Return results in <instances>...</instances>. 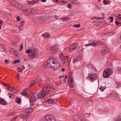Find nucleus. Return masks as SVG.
I'll return each instance as SVG.
<instances>
[{"mask_svg": "<svg viewBox=\"0 0 121 121\" xmlns=\"http://www.w3.org/2000/svg\"><path fill=\"white\" fill-rule=\"evenodd\" d=\"M113 72V70L111 69L108 68L106 69L104 71L103 76L104 78H108Z\"/></svg>", "mask_w": 121, "mask_h": 121, "instance_id": "1", "label": "nucleus"}, {"mask_svg": "<svg viewBox=\"0 0 121 121\" xmlns=\"http://www.w3.org/2000/svg\"><path fill=\"white\" fill-rule=\"evenodd\" d=\"M30 108L25 109L22 111V113L21 115V118L23 119H26L28 117L29 113L30 112Z\"/></svg>", "mask_w": 121, "mask_h": 121, "instance_id": "2", "label": "nucleus"}, {"mask_svg": "<svg viewBox=\"0 0 121 121\" xmlns=\"http://www.w3.org/2000/svg\"><path fill=\"white\" fill-rule=\"evenodd\" d=\"M73 118L74 121H86L85 117L81 116L79 115H74Z\"/></svg>", "mask_w": 121, "mask_h": 121, "instance_id": "3", "label": "nucleus"}, {"mask_svg": "<svg viewBox=\"0 0 121 121\" xmlns=\"http://www.w3.org/2000/svg\"><path fill=\"white\" fill-rule=\"evenodd\" d=\"M56 61V60L54 59L51 58L48 60L47 61L48 62L46 65V66H47L49 68L52 67L54 65V63Z\"/></svg>", "mask_w": 121, "mask_h": 121, "instance_id": "4", "label": "nucleus"}, {"mask_svg": "<svg viewBox=\"0 0 121 121\" xmlns=\"http://www.w3.org/2000/svg\"><path fill=\"white\" fill-rule=\"evenodd\" d=\"M45 119L48 121H56L54 117L51 115H46L45 117Z\"/></svg>", "mask_w": 121, "mask_h": 121, "instance_id": "5", "label": "nucleus"}, {"mask_svg": "<svg viewBox=\"0 0 121 121\" xmlns=\"http://www.w3.org/2000/svg\"><path fill=\"white\" fill-rule=\"evenodd\" d=\"M57 51L58 49L57 47L54 46L49 49L48 51L49 52L53 54L57 52Z\"/></svg>", "mask_w": 121, "mask_h": 121, "instance_id": "6", "label": "nucleus"}, {"mask_svg": "<svg viewBox=\"0 0 121 121\" xmlns=\"http://www.w3.org/2000/svg\"><path fill=\"white\" fill-rule=\"evenodd\" d=\"M88 77L90 78V80L92 82L97 79L98 78L97 76L95 73L91 74L88 76Z\"/></svg>", "mask_w": 121, "mask_h": 121, "instance_id": "7", "label": "nucleus"}, {"mask_svg": "<svg viewBox=\"0 0 121 121\" xmlns=\"http://www.w3.org/2000/svg\"><path fill=\"white\" fill-rule=\"evenodd\" d=\"M37 100L36 94V93H33L30 97V102H33L36 101Z\"/></svg>", "mask_w": 121, "mask_h": 121, "instance_id": "8", "label": "nucleus"}, {"mask_svg": "<svg viewBox=\"0 0 121 121\" xmlns=\"http://www.w3.org/2000/svg\"><path fill=\"white\" fill-rule=\"evenodd\" d=\"M49 87L48 86L46 87H44L41 90L46 95L52 89L53 90V88H51L50 89H49Z\"/></svg>", "mask_w": 121, "mask_h": 121, "instance_id": "9", "label": "nucleus"}, {"mask_svg": "<svg viewBox=\"0 0 121 121\" xmlns=\"http://www.w3.org/2000/svg\"><path fill=\"white\" fill-rule=\"evenodd\" d=\"M46 95L41 90L37 94L38 98L40 99H43Z\"/></svg>", "mask_w": 121, "mask_h": 121, "instance_id": "10", "label": "nucleus"}, {"mask_svg": "<svg viewBox=\"0 0 121 121\" xmlns=\"http://www.w3.org/2000/svg\"><path fill=\"white\" fill-rule=\"evenodd\" d=\"M37 52V50L36 49L34 48L32 50L31 53V55L32 56H37L38 54Z\"/></svg>", "mask_w": 121, "mask_h": 121, "instance_id": "11", "label": "nucleus"}, {"mask_svg": "<svg viewBox=\"0 0 121 121\" xmlns=\"http://www.w3.org/2000/svg\"><path fill=\"white\" fill-rule=\"evenodd\" d=\"M76 48L75 44H72L70 45L69 47V49L70 52L73 51Z\"/></svg>", "mask_w": 121, "mask_h": 121, "instance_id": "12", "label": "nucleus"}, {"mask_svg": "<svg viewBox=\"0 0 121 121\" xmlns=\"http://www.w3.org/2000/svg\"><path fill=\"white\" fill-rule=\"evenodd\" d=\"M70 3L72 5L77 4L78 5L79 3L76 0H70Z\"/></svg>", "mask_w": 121, "mask_h": 121, "instance_id": "13", "label": "nucleus"}, {"mask_svg": "<svg viewBox=\"0 0 121 121\" xmlns=\"http://www.w3.org/2000/svg\"><path fill=\"white\" fill-rule=\"evenodd\" d=\"M60 59L62 62V64L63 65H64L65 63L66 58L65 57L62 56H60Z\"/></svg>", "mask_w": 121, "mask_h": 121, "instance_id": "14", "label": "nucleus"}, {"mask_svg": "<svg viewBox=\"0 0 121 121\" xmlns=\"http://www.w3.org/2000/svg\"><path fill=\"white\" fill-rule=\"evenodd\" d=\"M56 64L55 66H54V68L53 69H54L56 70L58 69L60 67V63L58 61H57L56 63Z\"/></svg>", "mask_w": 121, "mask_h": 121, "instance_id": "15", "label": "nucleus"}, {"mask_svg": "<svg viewBox=\"0 0 121 121\" xmlns=\"http://www.w3.org/2000/svg\"><path fill=\"white\" fill-rule=\"evenodd\" d=\"M39 2L38 0H34L31 1H28V3L30 4H33L34 3H38Z\"/></svg>", "mask_w": 121, "mask_h": 121, "instance_id": "16", "label": "nucleus"}, {"mask_svg": "<svg viewBox=\"0 0 121 121\" xmlns=\"http://www.w3.org/2000/svg\"><path fill=\"white\" fill-rule=\"evenodd\" d=\"M98 45L97 43H89L88 44H87L85 45V46L86 47H87L88 46L91 45L93 47H95L96 46H97Z\"/></svg>", "mask_w": 121, "mask_h": 121, "instance_id": "17", "label": "nucleus"}, {"mask_svg": "<svg viewBox=\"0 0 121 121\" xmlns=\"http://www.w3.org/2000/svg\"><path fill=\"white\" fill-rule=\"evenodd\" d=\"M107 48L106 47H104L101 50V53L102 54L104 55L106 53Z\"/></svg>", "mask_w": 121, "mask_h": 121, "instance_id": "18", "label": "nucleus"}, {"mask_svg": "<svg viewBox=\"0 0 121 121\" xmlns=\"http://www.w3.org/2000/svg\"><path fill=\"white\" fill-rule=\"evenodd\" d=\"M29 12V13H28V15H31L35 13V11L33 9H29L28 11V12Z\"/></svg>", "mask_w": 121, "mask_h": 121, "instance_id": "19", "label": "nucleus"}, {"mask_svg": "<svg viewBox=\"0 0 121 121\" xmlns=\"http://www.w3.org/2000/svg\"><path fill=\"white\" fill-rule=\"evenodd\" d=\"M27 89H26L23 90L22 92L21 93V94L22 95H25L26 96L28 95V94L26 93L27 91Z\"/></svg>", "mask_w": 121, "mask_h": 121, "instance_id": "20", "label": "nucleus"}, {"mask_svg": "<svg viewBox=\"0 0 121 121\" xmlns=\"http://www.w3.org/2000/svg\"><path fill=\"white\" fill-rule=\"evenodd\" d=\"M0 104L3 105H5L6 104V101L3 99H0Z\"/></svg>", "mask_w": 121, "mask_h": 121, "instance_id": "21", "label": "nucleus"}, {"mask_svg": "<svg viewBox=\"0 0 121 121\" xmlns=\"http://www.w3.org/2000/svg\"><path fill=\"white\" fill-rule=\"evenodd\" d=\"M37 82V81H36L32 80L31 81L30 83V86H33Z\"/></svg>", "mask_w": 121, "mask_h": 121, "instance_id": "22", "label": "nucleus"}, {"mask_svg": "<svg viewBox=\"0 0 121 121\" xmlns=\"http://www.w3.org/2000/svg\"><path fill=\"white\" fill-rule=\"evenodd\" d=\"M21 99L18 97H17L16 99V103L20 104L21 101Z\"/></svg>", "mask_w": 121, "mask_h": 121, "instance_id": "23", "label": "nucleus"}, {"mask_svg": "<svg viewBox=\"0 0 121 121\" xmlns=\"http://www.w3.org/2000/svg\"><path fill=\"white\" fill-rule=\"evenodd\" d=\"M48 103L50 104L53 103L54 102V101L53 99H48Z\"/></svg>", "mask_w": 121, "mask_h": 121, "instance_id": "24", "label": "nucleus"}, {"mask_svg": "<svg viewBox=\"0 0 121 121\" xmlns=\"http://www.w3.org/2000/svg\"><path fill=\"white\" fill-rule=\"evenodd\" d=\"M119 98V96H118V94L117 93L115 94L113 97V99H114L116 100Z\"/></svg>", "mask_w": 121, "mask_h": 121, "instance_id": "25", "label": "nucleus"}, {"mask_svg": "<svg viewBox=\"0 0 121 121\" xmlns=\"http://www.w3.org/2000/svg\"><path fill=\"white\" fill-rule=\"evenodd\" d=\"M10 91L13 93H15L17 92V90L15 89H14L13 88H11Z\"/></svg>", "mask_w": 121, "mask_h": 121, "instance_id": "26", "label": "nucleus"}, {"mask_svg": "<svg viewBox=\"0 0 121 121\" xmlns=\"http://www.w3.org/2000/svg\"><path fill=\"white\" fill-rule=\"evenodd\" d=\"M60 19H64L66 21H68L69 19V17H68L60 18H59Z\"/></svg>", "mask_w": 121, "mask_h": 121, "instance_id": "27", "label": "nucleus"}, {"mask_svg": "<svg viewBox=\"0 0 121 121\" xmlns=\"http://www.w3.org/2000/svg\"><path fill=\"white\" fill-rule=\"evenodd\" d=\"M68 82L71 84L73 82V80L71 78V77L68 79Z\"/></svg>", "mask_w": 121, "mask_h": 121, "instance_id": "28", "label": "nucleus"}, {"mask_svg": "<svg viewBox=\"0 0 121 121\" xmlns=\"http://www.w3.org/2000/svg\"><path fill=\"white\" fill-rule=\"evenodd\" d=\"M32 50L31 49L27 50L26 51V52L27 54H29L30 53H32Z\"/></svg>", "mask_w": 121, "mask_h": 121, "instance_id": "29", "label": "nucleus"}, {"mask_svg": "<svg viewBox=\"0 0 121 121\" xmlns=\"http://www.w3.org/2000/svg\"><path fill=\"white\" fill-rule=\"evenodd\" d=\"M96 18L97 19H103L104 18L103 16L102 17H94L93 18V19Z\"/></svg>", "mask_w": 121, "mask_h": 121, "instance_id": "30", "label": "nucleus"}, {"mask_svg": "<svg viewBox=\"0 0 121 121\" xmlns=\"http://www.w3.org/2000/svg\"><path fill=\"white\" fill-rule=\"evenodd\" d=\"M20 62V61L19 60H14V61L13 62V64H15L16 63H19Z\"/></svg>", "mask_w": 121, "mask_h": 121, "instance_id": "31", "label": "nucleus"}, {"mask_svg": "<svg viewBox=\"0 0 121 121\" xmlns=\"http://www.w3.org/2000/svg\"><path fill=\"white\" fill-rule=\"evenodd\" d=\"M106 88V87H102L101 86L100 88L99 89L100 90H101L102 91H103L104 90L105 88Z\"/></svg>", "mask_w": 121, "mask_h": 121, "instance_id": "32", "label": "nucleus"}, {"mask_svg": "<svg viewBox=\"0 0 121 121\" xmlns=\"http://www.w3.org/2000/svg\"><path fill=\"white\" fill-rule=\"evenodd\" d=\"M24 21H21L20 22V25L21 26H22V27H23V25L24 24Z\"/></svg>", "mask_w": 121, "mask_h": 121, "instance_id": "33", "label": "nucleus"}, {"mask_svg": "<svg viewBox=\"0 0 121 121\" xmlns=\"http://www.w3.org/2000/svg\"><path fill=\"white\" fill-rule=\"evenodd\" d=\"M81 26L80 24H75L73 26V27H77L78 28L80 26Z\"/></svg>", "mask_w": 121, "mask_h": 121, "instance_id": "34", "label": "nucleus"}, {"mask_svg": "<svg viewBox=\"0 0 121 121\" xmlns=\"http://www.w3.org/2000/svg\"><path fill=\"white\" fill-rule=\"evenodd\" d=\"M13 54L15 56H18V55L17 54V52L15 51V50L13 52Z\"/></svg>", "mask_w": 121, "mask_h": 121, "instance_id": "35", "label": "nucleus"}, {"mask_svg": "<svg viewBox=\"0 0 121 121\" xmlns=\"http://www.w3.org/2000/svg\"><path fill=\"white\" fill-rule=\"evenodd\" d=\"M13 5L15 7H17L18 5V4L17 3H14L13 4Z\"/></svg>", "mask_w": 121, "mask_h": 121, "instance_id": "36", "label": "nucleus"}, {"mask_svg": "<svg viewBox=\"0 0 121 121\" xmlns=\"http://www.w3.org/2000/svg\"><path fill=\"white\" fill-rule=\"evenodd\" d=\"M115 24L117 26H118L119 24H121V23L117 21H116L115 22Z\"/></svg>", "mask_w": 121, "mask_h": 121, "instance_id": "37", "label": "nucleus"}, {"mask_svg": "<svg viewBox=\"0 0 121 121\" xmlns=\"http://www.w3.org/2000/svg\"><path fill=\"white\" fill-rule=\"evenodd\" d=\"M19 50L21 51H22L23 48V46L22 45H21L20 46Z\"/></svg>", "mask_w": 121, "mask_h": 121, "instance_id": "38", "label": "nucleus"}, {"mask_svg": "<svg viewBox=\"0 0 121 121\" xmlns=\"http://www.w3.org/2000/svg\"><path fill=\"white\" fill-rule=\"evenodd\" d=\"M67 7L71 9L72 7V5L70 4H69Z\"/></svg>", "mask_w": 121, "mask_h": 121, "instance_id": "39", "label": "nucleus"}, {"mask_svg": "<svg viewBox=\"0 0 121 121\" xmlns=\"http://www.w3.org/2000/svg\"><path fill=\"white\" fill-rule=\"evenodd\" d=\"M117 20L119 21H120L121 20V17L117 16Z\"/></svg>", "mask_w": 121, "mask_h": 121, "instance_id": "40", "label": "nucleus"}, {"mask_svg": "<svg viewBox=\"0 0 121 121\" xmlns=\"http://www.w3.org/2000/svg\"><path fill=\"white\" fill-rule=\"evenodd\" d=\"M118 119V120L117 119L116 121H121V116H119Z\"/></svg>", "mask_w": 121, "mask_h": 121, "instance_id": "41", "label": "nucleus"}, {"mask_svg": "<svg viewBox=\"0 0 121 121\" xmlns=\"http://www.w3.org/2000/svg\"><path fill=\"white\" fill-rule=\"evenodd\" d=\"M78 58L76 59V60H73V63H75L76 62H78L79 60V59L78 60Z\"/></svg>", "mask_w": 121, "mask_h": 121, "instance_id": "42", "label": "nucleus"}, {"mask_svg": "<svg viewBox=\"0 0 121 121\" xmlns=\"http://www.w3.org/2000/svg\"><path fill=\"white\" fill-rule=\"evenodd\" d=\"M17 21H20V18H19V16H18L17 18Z\"/></svg>", "mask_w": 121, "mask_h": 121, "instance_id": "43", "label": "nucleus"}, {"mask_svg": "<svg viewBox=\"0 0 121 121\" xmlns=\"http://www.w3.org/2000/svg\"><path fill=\"white\" fill-rule=\"evenodd\" d=\"M4 63H6L7 64H9V61L7 59L6 60H5Z\"/></svg>", "mask_w": 121, "mask_h": 121, "instance_id": "44", "label": "nucleus"}, {"mask_svg": "<svg viewBox=\"0 0 121 121\" xmlns=\"http://www.w3.org/2000/svg\"><path fill=\"white\" fill-rule=\"evenodd\" d=\"M109 19H111V20L110 21V22H112L113 20V18L112 17H111L110 18H109Z\"/></svg>", "mask_w": 121, "mask_h": 121, "instance_id": "45", "label": "nucleus"}, {"mask_svg": "<svg viewBox=\"0 0 121 121\" xmlns=\"http://www.w3.org/2000/svg\"><path fill=\"white\" fill-rule=\"evenodd\" d=\"M103 2L104 4L105 5L107 4V2L105 0H104L103 1Z\"/></svg>", "mask_w": 121, "mask_h": 121, "instance_id": "46", "label": "nucleus"}, {"mask_svg": "<svg viewBox=\"0 0 121 121\" xmlns=\"http://www.w3.org/2000/svg\"><path fill=\"white\" fill-rule=\"evenodd\" d=\"M17 78L18 79V80H19V73H17Z\"/></svg>", "mask_w": 121, "mask_h": 121, "instance_id": "47", "label": "nucleus"}, {"mask_svg": "<svg viewBox=\"0 0 121 121\" xmlns=\"http://www.w3.org/2000/svg\"><path fill=\"white\" fill-rule=\"evenodd\" d=\"M26 13H28L29 9H24L23 10Z\"/></svg>", "mask_w": 121, "mask_h": 121, "instance_id": "48", "label": "nucleus"}, {"mask_svg": "<svg viewBox=\"0 0 121 121\" xmlns=\"http://www.w3.org/2000/svg\"><path fill=\"white\" fill-rule=\"evenodd\" d=\"M54 17L56 18V20L58 19H59L58 17L56 15H55L54 16Z\"/></svg>", "mask_w": 121, "mask_h": 121, "instance_id": "49", "label": "nucleus"}, {"mask_svg": "<svg viewBox=\"0 0 121 121\" xmlns=\"http://www.w3.org/2000/svg\"><path fill=\"white\" fill-rule=\"evenodd\" d=\"M67 78V76H65V79H64V82H65H65H66V80Z\"/></svg>", "mask_w": 121, "mask_h": 121, "instance_id": "50", "label": "nucleus"}, {"mask_svg": "<svg viewBox=\"0 0 121 121\" xmlns=\"http://www.w3.org/2000/svg\"><path fill=\"white\" fill-rule=\"evenodd\" d=\"M7 87L8 89L10 91V89H11V88H12V87H10L8 86H7Z\"/></svg>", "mask_w": 121, "mask_h": 121, "instance_id": "51", "label": "nucleus"}, {"mask_svg": "<svg viewBox=\"0 0 121 121\" xmlns=\"http://www.w3.org/2000/svg\"><path fill=\"white\" fill-rule=\"evenodd\" d=\"M57 61L56 60V62H55V63H54V65H53V67H52V68H53H53H54V66H55L56 65V63L57 62Z\"/></svg>", "mask_w": 121, "mask_h": 121, "instance_id": "52", "label": "nucleus"}, {"mask_svg": "<svg viewBox=\"0 0 121 121\" xmlns=\"http://www.w3.org/2000/svg\"><path fill=\"white\" fill-rule=\"evenodd\" d=\"M50 36V35L48 34H47L45 35V37L46 38L48 37H49Z\"/></svg>", "mask_w": 121, "mask_h": 121, "instance_id": "53", "label": "nucleus"}, {"mask_svg": "<svg viewBox=\"0 0 121 121\" xmlns=\"http://www.w3.org/2000/svg\"><path fill=\"white\" fill-rule=\"evenodd\" d=\"M73 102V100L72 99H71L69 102V104H71Z\"/></svg>", "mask_w": 121, "mask_h": 121, "instance_id": "54", "label": "nucleus"}, {"mask_svg": "<svg viewBox=\"0 0 121 121\" xmlns=\"http://www.w3.org/2000/svg\"><path fill=\"white\" fill-rule=\"evenodd\" d=\"M3 23V22L2 20H0V24H2Z\"/></svg>", "mask_w": 121, "mask_h": 121, "instance_id": "55", "label": "nucleus"}, {"mask_svg": "<svg viewBox=\"0 0 121 121\" xmlns=\"http://www.w3.org/2000/svg\"><path fill=\"white\" fill-rule=\"evenodd\" d=\"M22 68H23V69H22V70H23L24 69H25V67L23 65H22Z\"/></svg>", "mask_w": 121, "mask_h": 121, "instance_id": "56", "label": "nucleus"}, {"mask_svg": "<svg viewBox=\"0 0 121 121\" xmlns=\"http://www.w3.org/2000/svg\"><path fill=\"white\" fill-rule=\"evenodd\" d=\"M41 1L43 2H46V0H41Z\"/></svg>", "mask_w": 121, "mask_h": 121, "instance_id": "57", "label": "nucleus"}, {"mask_svg": "<svg viewBox=\"0 0 121 121\" xmlns=\"http://www.w3.org/2000/svg\"><path fill=\"white\" fill-rule=\"evenodd\" d=\"M64 77V76H60L59 77V78L60 79L61 78Z\"/></svg>", "mask_w": 121, "mask_h": 121, "instance_id": "58", "label": "nucleus"}, {"mask_svg": "<svg viewBox=\"0 0 121 121\" xmlns=\"http://www.w3.org/2000/svg\"><path fill=\"white\" fill-rule=\"evenodd\" d=\"M111 2V1H110L109 2H107V4H109L110 3V2Z\"/></svg>", "mask_w": 121, "mask_h": 121, "instance_id": "59", "label": "nucleus"}, {"mask_svg": "<svg viewBox=\"0 0 121 121\" xmlns=\"http://www.w3.org/2000/svg\"><path fill=\"white\" fill-rule=\"evenodd\" d=\"M22 27V26H21L20 25V26H19L18 27V28H19V29H20V27Z\"/></svg>", "mask_w": 121, "mask_h": 121, "instance_id": "60", "label": "nucleus"}, {"mask_svg": "<svg viewBox=\"0 0 121 121\" xmlns=\"http://www.w3.org/2000/svg\"><path fill=\"white\" fill-rule=\"evenodd\" d=\"M42 36L43 37H44L45 35V34H43L42 35Z\"/></svg>", "mask_w": 121, "mask_h": 121, "instance_id": "61", "label": "nucleus"}, {"mask_svg": "<svg viewBox=\"0 0 121 121\" xmlns=\"http://www.w3.org/2000/svg\"><path fill=\"white\" fill-rule=\"evenodd\" d=\"M22 70H19L18 71V72H22Z\"/></svg>", "mask_w": 121, "mask_h": 121, "instance_id": "62", "label": "nucleus"}, {"mask_svg": "<svg viewBox=\"0 0 121 121\" xmlns=\"http://www.w3.org/2000/svg\"><path fill=\"white\" fill-rule=\"evenodd\" d=\"M2 26V25L0 24V30H1Z\"/></svg>", "mask_w": 121, "mask_h": 121, "instance_id": "63", "label": "nucleus"}, {"mask_svg": "<svg viewBox=\"0 0 121 121\" xmlns=\"http://www.w3.org/2000/svg\"><path fill=\"white\" fill-rule=\"evenodd\" d=\"M117 16H118L119 17H120V16H121V15L120 14H119Z\"/></svg>", "mask_w": 121, "mask_h": 121, "instance_id": "64", "label": "nucleus"}]
</instances>
